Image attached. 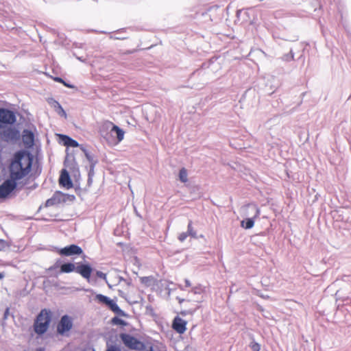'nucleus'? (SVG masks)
<instances>
[{
    "label": "nucleus",
    "mask_w": 351,
    "mask_h": 351,
    "mask_svg": "<svg viewBox=\"0 0 351 351\" xmlns=\"http://www.w3.org/2000/svg\"><path fill=\"white\" fill-rule=\"evenodd\" d=\"M244 14L247 15L248 14V12H245Z\"/></svg>",
    "instance_id": "obj_39"
},
{
    "label": "nucleus",
    "mask_w": 351,
    "mask_h": 351,
    "mask_svg": "<svg viewBox=\"0 0 351 351\" xmlns=\"http://www.w3.org/2000/svg\"><path fill=\"white\" fill-rule=\"evenodd\" d=\"M96 276L101 279H104L107 282L106 274L100 271H96Z\"/></svg>",
    "instance_id": "obj_24"
},
{
    "label": "nucleus",
    "mask_w": 351,
    "mask_h": 351,
    "mask_svg": "<svg viewBox=\"0 0 351 351\" xmlns=\"http://www.w3.org/2000/svg\"><path fill=\"white\" fill-rule=\"evenodd\" d=\"M85 156L90 164V170H93L97 163V160H95L94 156L88 152H85Z\"/></svg>",
    "instance_id": "obj_21"
},
{
    "label": "nucleus",
    "mask_w": 351,
    "mask_h": 351,
    "mask_svg": "<svg viewBox=\"0 0 351 351\" xmlns=\"http://www.w3.org/2000/svg\"><path fill=\"white\" fill-rule=\"evenodd\" d=\"M58 252L62 256H70L75 254H81L83 251L80 246L73 244L60 249Z\"/></svg>",
    "instance_id": "obj_10"
},
{
    "label": "nucleus",
    "mask_w": 351,
    "mask_h": 351,
    "mask_svg": "<svg viewBox=\"0 0 351 351\" xmlns=\"http://www.w3.org/2000/svg\"><path fill=\"white\" fill-rule=\"evenodd\" d=\"M4 245H5V241L3 240H2V239H0V249L1 247H3Z\"/></svg>",
    "instance_id": "obj_32"
},
{
    "label": "nucleus",
    "mask_w": 351,
    "mask_h": 351,
    "mask_svg": "<svg viewBox=\"0 0 351 351\" xmlns=\"http://www.w3.org/2000/svg\"><path fill=\"white\" fill-rule=\"evenodd\" d=\"M185 284H186V286L188 287H191V285L190 281L187 279L185 280Z\"/></svg>",
    "instance_id": "obj_33"
},
{
    "label": "nucleus",
    "mask_w": 351,
    "mask_h": 351,
    "mask_svg": "<svg viewBox=\"0 0 351 351\" xmlns=\"http://www.w3.org/2000/svg\"><path fill=\"white\" fill-rule=\"evenodd\" d=\"M252 350L253 351H259L260 350V346L258 343H254L252 345Z\"/></svg>",
    "instance_id": "obj_26"
},
{
    "label": "nucleus",
    "mask_w": 351,
    "mask_h": 351,
    "mask_svg": "<svg viewBox=\"0 0 351 351\" xmlns=\"http://www.w3.org/2000/svg\"><path fill=\"white\" fill-rule=\"evenodd\" d=\"M66 87H69V88H73V86L72 85H70L68 83H66L64 81V82L62 83Z\"/></svg>",
    "instance_id": "obj_36"
},
{
    "label": "nucleus",
    "mask_w": 351,
    "mask_h": 351,
    "mask_svg": "<svg viewBox=\"0 0 351 351\" xmlns=\"http://www.w3.org/2000/svg\"><path fill=\"white\" fill-rule=\"evenodd\" d=\"M112 133H115L118 142H121L124 138V132L117 125H113L111 129Z\"/></svg>",
    "instance_id": "obj_17"
},
{
    "label": "nucleus",
    "mask_w": 351,
    "mask_h": 351,
    "mask_svg": "<svg viewBox=\"0 0 351 351\" xmlns=\"http://www.w3.org/2000/svg\"><path fill=\"white\" fill-rule=\"evenodd\" d=\"M16 121L14 112L10 110L0 108V128L7 125H12Z\"/></svg>",
    "instance_id": "obj_4"
},
{
    "label": "nucleus",
    "mask_w": 351,
    "mask_h": 351,
    "mask_svg": "<svg viewBox=\"0 0 351 351\" xmlns=\"http://www.w3.org/2000/svg\"><path fill=\"white\" fill-rule=\"evenodd\" d=\"M191 237H193V238H196L197 237V234H196V232L195 230H194L193 226H192V222L190 221L188 224V230H187V232H186Z\"/></svg>",
    "instance_id": "obj_22"
},
{
    "label": "nucleus",
    "mask_w": 351,
    "mask_h": 351,
    "mask_svg": "<svg viewBox=\"0 0 351 351\" xmlns=\"http://www.w3.org/2000/svg\"><path fill=\"white\" fill-rule=\"evenodd\" d=\"M10 310L8 308H7L4 312V319H7L8 316L9 315Z\"/></svg>",
    "instance_id": "obj_30"
},
{
    "label": "nucleus",
    "mask_w": 351,
    "mask_h": 351,
    "mask_svg": "<svg viewBox=\"0 0 351 351\" xmlns=\"http://www.w3.org/2000/svg\"><path fill=\"white\" fill-rule=\"evenodd\" d=\"M32 160L29 154L16 153L10 166V178L16 182L27 176L32 169Z\"/></svg>",
    "instance_id": "obj_1"
},
{
    "label": "nucleus",
    "mask_w": 351,
    "mask_h": 351,
    "mask_svg": "<svg viewBox=\"0 0 351 351\" xmlns=\"http://www.w3.org/2000/svg\"><path fill=\"white\" fill-rule=\"evenodd\" d=\"M189 234L187 232H182L181 234H180L179 237H178V239L181 241V242H183L184 241H185V239L189 237Z\"/></svg>",
    "instance_id": "obj_25"
},
{
    "label": "nucleus",
    "mask_w": 351,
    "mask_h": 351,
    "mask_svg": "<svg viewBox=\"0 0 351 351\" xmlns=\"http://www.w3.org/2000/svg\"><path fill=\"white\" fill-rule=\"evenodd\" d=\"M113 322H119V323L121 324L123 322V320H121L120 319H118V318H114Z\"/></svg>",
    "instance_id": "obj_34"
},
{
    "label": "nucleus",
    "mask_w": 351,
    "mask_h": 351,
    "mask_svg": "<svg viewBox=\"0 0 351 351\" xmlns=\"http://www.w3.org/2000/svg\"><path fill=\"white\" fill-rule=\"evenodd\" d=\"M50 322L51 312L47 309L42 310L38 315L35 322V332L40 335L45 332L49 327Z\"/></svg>",
    "instance_id": "obj_2"
},
{
    "label": "nucleus",
    "mask_w": 351,
    "mask_h": 351,
    "mask_svg": "<svg viewBox=\"0 0 351 351\" xmlns=\"http://www.w3.org/2000/svg\"><path fill=\"white\" fill-rule=\"evenodd\" d=\"M22 139L24 145L27 147H30L34 145V134L27 130H25L23 132Z\"/></svg>",
    "instance_id": "obj_14"
},
{
    "label": "nucleus",
    "mask_w": 351,
    "mask_h": 351,
    "mask_svg": "<svg viewBox=\"0 0 351 351\" xmlns=\"http://www.w3.org/2000/svg\"><path fill=\"white\" fill-rule=\"evenodd\" d=\"M241 13H242L241 10H237V17L238 19H239V16L241 14Z\"/></svg>",
    "instance_id": "obj_35"
},
{
    "label": "nucleus",
    "mask_w": 351,
    "mask_h": 351,
    "mask_svg": "<svg viewBox=\"0 0 351 351\" xmlns=\"http://www.w3.org/2000/svg\"><path fill=\"white\" fill-rule=\"evenodd\" d=\"M121 339L125 346L133 350H142L143 343L129 334H121Z\"/></svg>",
    "instance_id": "obj_5"
},
{
    "label": "nucleus",
    "mask_w": 351,
    "mask_h": 351,
    "mask_svg": "<svg viewBox=\"0 0 351 351\" xmlns=\"http://www.w3.org/2000/svg\"><path fill=\"white\" fill-rule=\"evenodd\" d=\"M20 136L19 132L14 128H7L0 132L1 138L5 142L17 140Z\"/></svg>",
    "instance_id": "obj_7"
},
{
    "label": "nucleus",
    "mask_w": 351,
    "mask_h": 351,
    "mask_svg": "<svg viewBox=\"0 0 351 351\" xmlns=\"http://www.w3.org/2000/svg\"><path fill=\"white\" fill-rule=\"evenodd\" d=\"M58 104V107H59V110H60V112H58L60 115L61 116H64V117H66V114L65 112V111L63 110V108L61 107V106Z\"/></svg>",
    "instance_id": "obj_27"
},
{
    "label": "nucleus",
    "mask_w": 351,
    "mask_h": 351,
    "mask_svg": "<svg viewBox=\"0 0 351 351\" xmlns=\"http://www.w3.org/2000/svg\"><path fill=\"white\" fill-rule=\"evenodd\" d=\"M106 351H121V350L115 346H111Z\"/></svg>",
    "instance_id": "obj_29"
},
{
    "label": "nucleus",
    "mask_w": 351,
    "mask_h": 351,
    "mask_svg": "<svg viewBox=\"0 0 351 351\" xmlns=\"http://www.w3.org/2000/svg\"><path fill=\"white\" fill-rule=\"evenodd\" d=\"M73 327V319L69 315H63L57 326V331L59 334L64 335Z\"/></svg>",
    "instance_id": "obj_6"
},
{
    "label": "nucleus",
    "mask_w": 351,
    "mask_h": 351,
    "mask_svg": "<svg viewBox=\"0 0 351 351\" xmlns=\"http://www.w3.org/2000/svg\"><path fill=\"white\" fill-rule=\"evenodd\" d=\"M186 322L177 316L173 322V328L178 333L183 334L186 330Z\"/></svg>",
    "instance_id": "obj_12"
},
{
    "label": "nucleus",
    "mask_w": 351,
    "mask_h": 351,
    "mask_svg": "<svg viewBox=\"0 0 351 351\" xmlns=\"http://www.w3.org/2000/svg\"><path fill=\"white\" fill-rule=\"evenodd\" d=\"M16 187V182L15 180L10 178L5 180L1 185H0V198L6 197L11 193Z\"/></svg>",
    "instance_id": "obj_8"
},
{
    "label": "nucleus",
    "mask_w": 351,
    "mask_h": 351,
    "mask_svg": "<svg viewBox=\"0 0 351 351\" xmlns=\"http://www.w3.org/2000/svg\"><path fill=\"white\" fill-rule=\"evenodd\" d=\"M3 278V275L1 273H0V280L2 279Z\"/></svg>",
    "instance_id": "obj_37"
},
{
    "label": "nucleus",
    "mask_w": 351,
    "mask_h": 351,
    "mask_svg": "<svg viewBox=\"0 0 351 351\" xmlns=\"http://www.w3.org/2000/svg\"><path fill=\"white\" fill-rule=\"evenodd\" d=\"M60 138L63 142L64 145L71 147H77L79 143L74 139L66 135H60Z\"/></svg>",
    "instance_id": "obj_15"
},
{
    "label": "nucleus",
    "mask_w": 351,
    "mask_h": 351,
    "mask_svg": "<svg viewBox=\"0 0 351 351\" xmlns=\"http://www.w3.org/2000/svg\"><path fill=\"white\" fill-rule=\"evenodd\" d=\"M293 58H294V54L292 52V51H290V53L289 54H287V55H285L282 59L285 61H290V60H293Z\"/></svg>",
    "instance_id": "obj_23"
},
{
    "label": "nucleus",
    "mask_w": 351,
    "mask_h": 351,
    "mask_svg": "<svg viewBox=\"0 0 351 351\" xmlns=\"http://www.w3.org/2000/svg\"><path fill=\"white\" fill-rule=\"evenodd\" d=\"M140 280L142 284H144L147 287L152 285L154 282V278L152 276L141 277Z\"/></svg>",
    "instance_id": "obj_19"
},
{
    "label": "nucleus",
    "mask_w": 351,
    "mask_h": 351,
    "mask_svg": "<svg viewBox=\"0 0 351 351\" xmlns=\"http://www.w3.org/2000/svg\"><path fill=\"white\" fill-rule=\"evenodd\" d=\"M60 202V198L59 195H53L51 198L46 201V206H52L56 205Z\"/></svg>",
    "instance_id": "obj_18"
},
{
    "label": "nucleus",
    "mask_w": 351,
    "mask_h": 351,
    "mask_svg": "<svg viewBox=\"0 0 351 351\" xmlns=\"http://www.w3.org/2000/svg\"><path fill=\"white\" fill-rule=\"evenodd\" d=\"M95 299L99 303L105 304L110 308V310H112L113 312L116 313H119V312L121 311L119 306L117 304V303L106 295H104L102 294H97L95 296Z\"/></svg>",
    "instance_id": "obj_9"
},
{
    "label": "nucleus",
    "mask_w": 351,
    "mask_h": 351,
    "mask_svg": "<svg viewBox=\"0 0 351 351\" xmlns=\"http://www.w3.org/2000/svg\"><path fill=\"white\" fill-rule=\"evenodd\" d=\"M54 80H55V81L60 82V83H63L64 82V80L62 78H60V77H56Z\"/></svg>",
    "instance_id": "obj_31"
},
{
    "label": "nucleus",
    "mask_w": 351,
    "mask_h": 351,
    "mask_svg": "<svg viewBox=\"0 0 351 351\" xmlns=\"http://www.w3.org/2000/svg\"><path fill=\"white\" fill-rule=\"evenodd\" d=\"M201 289L199 287H195L192 289V291L195 293V294H199L201 293Z\"/></svg>",
    "instance_id": "obj_28"
},
{
    "label": "nucleus",
    "mask_w": 351,
    "mask_h": 351,
    "mask_svg": "<svg viewBox=\"0 0 351 351\" xmlns=\"http://www.w3.org/2000/svg\"><path fill=\"white\" fill-rule=\"evenodd\" d=\"M179 179L182 182H186L188 181V173L185 168H182L179 172Z\"/></svg>",
    "instance_id": "obj_20"
},
{
    "label": "nucleus",
    "mask_w": 351,
    "mask_h": 351,
    "mask_svg": "<svg viewBox=\"0 0 351 351\" xmlns=\"http://www.w3.org/2000/svg\"><path fill=\"white\" fill-rule=\"evenodd\" d=\"M60 184L66 189L73 187V183L69 176V173L65 169H62L59 179Z\"/></svg>",
    "instance_id": "obj_13"
},
{
    "label": "nucleus",
    "mask_w": 351,
    "mask_h": 351,
    "mask_svg": "<svg viewBox=\"0 0 351 351\" xmlns=\"http://www.w3.org/2000/svg\"><path fill=\"white\" fill-rule=\"evenodd\" d=\"M72 271L76 272V266L71 263H64L60 267L61 273H71Z\"/></svg>",
    "instance_id": "obj_16"
},
{
    "label": "nucleus",
    "mask_w": 351,
    "mask_h": 351,
    "mask_svg": "<svg viewBox=\"0 0 351 351\" xmlns=\"http://www.w3.org/2000/svg\"><path fill=\"white\" fill-rule=\"evenodd\" d=\"M92 271V267L88 264H80L76 266V273L80 274L88 282L90 280Z\"/></svg>",
    "instance_id": "obj_11"
},
{
    "label": "nucleus",
    "mask_w": 351,
    "mask_h": 351,
    "mask_svg": "<svg viewBox=\"0 0 351 351\" xmlns=\"http://www.w3.org/2000/svg\"><path fill=\"white\" fill-rule=\"evenodd\" d=\"M115 39H121L120 37H114Z\"/></svg>",
    "instance_id": "obj_38"
},
{
    "label": "nucleus",
    "mask_w": 351,
    "mask_h": 351,
    "mask_svg": "<svg viewBox=\"0 0 351 351\" xmlns=\"http://www.w3.org/2000/svg\"><path fill=\"white\" fill-rule=\"evenodd\" d=\"M243 211L250 210L254 213V216L250 218H247L241 222V226L245 229H250L254 225V219L257 218L260 215V210L256 204H248L243 208Z\"/></svg>",
    "instance_id": "obj_3"
}]
</instances>
